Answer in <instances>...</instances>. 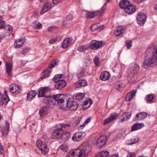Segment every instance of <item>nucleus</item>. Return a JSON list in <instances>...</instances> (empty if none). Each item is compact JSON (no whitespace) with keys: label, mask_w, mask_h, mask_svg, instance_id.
Segmentation results:
<instances>
[{"label":"nucleus","mask_w":157,"mask_h":157,"mask_svg":"<svg viewBox=\"0 0 157 157\" xmlns=\"http://www.w3.org/2000/svg\"><path fill=\"white\" fill-rule=\"evenodd\" d=\"M125 44L127 48L128 49L130 48L132 46V42L131 41H126Z\"/></svg>","instance_id":"nucleus-44"},{"label":"nucleus","mask_w":157,"mask_h":157,"mask_svg":"<svg viewBox=\"0 0 157 157\" xmlns=\"http://www.w3.org/2000/svg\"><path fill=\"white\" fill-rule=\"evenodd\" d=\"M51 100L54 104L52 107H48L51 108L53 107L56 101L57 103L61 104L60 107L64 110L69 109L74 110L76 109L78 106V104L74 101L72 96L70 94H58L54 95L52 98H51Z\"/></svg>","instance_id":"nucleus-1"},{"label":"nucleus","mask_w":157,"mask_h":157,"mask_svg":"<svg viewBox=\"0 0 157 157\" xmlns=\"http://www.w3.org/2000/svg\"><path fill=\"white\" fill-rule=\"evenodd\" d=\"M67 157H80L77 149L71 150L68 153Z\"/></svg>","instance_id":"nucleus-30"},{"label":"nucleus","mask_w":157,"mask_h":157,"mask_svg":"<svg viewBox=\"0 0 157 157\" xmlns=\"http://www.w3.org/2000/svg\"><path fill=\"white\" fill-rule=\"evenodd\" d=\"M3 147L0 143V153L1 154H3Z\"/></svg>","instance_id":"nucleus-61"},{"label":"nucleus","mask_w":157,"mask_h":157,"mask_svg":"<svg viewBox=\"0 0 157 157\" xmlns=\"http://www.w3.org/2000/svg\"><path fill=\"white\" fill-rule=\"evenodd\" d=\"M42 149H40L41 150V152L43 154H46L48 153V146L44 142H43L42 146Z\"/></svg>","instance_id":"nucleus-37"},{"label":"nucleus","mask_w":157,"mask_h":157,"mask_svg":"<svg viewBox=\"0 0 157 157\" xmlns=\"http://www.w3.org/2000/svg\"><path fill=\"white\" fill-rule=\"evenodd\" d=\"M119 116V114L117 113H113L110 114L109 117L105 119L103 121V125H105L109 123L116 119Z\"/></svg>","instance_id":"nucleus-11"},{"label":"nucleus","mask_w":157,"mask_h":157,"mask_svg":"<svg viewBox=\"0 0 157 157\" xmlns=\"http://www.w3.org/2000/svg\"><path fill=\"white\" fill-rule=\"evenodd\" d=\"M85 95L83 93H78L75 96V99L78 100H82L84 97Z\"/></svg>","instance_id":"nucleus-40"},{"label":"nucleus","mask_w":157,"mask_h":157,"mask_svg":"<svg viewBox=\"0 0 157 157\" xmlns=\"http://www.w3.org/2000/svg\"><path fill=\"white\" fill-rule=\"evenodd\" d=\"M66 82L62 79L58 81L56 83L55 85V87L57 89L61 90L64 88L66 85Z\"/></svg>","instance_id":"nucleus-23"},{"label":"nucleus","mask_w":157,"mask_h":157,"mask_svg":"<svg viewBox=\"0 0 157 157\" xmlns=\"http://www.w3.org/2000/svg\"><path fill=\"white\" fill-rule=\"evenodd\" d=\"M60 148L63 151L66 152L68 150V147L66 144H63L60 146Z\"/></svg>","instance_id":"nucleus-46"},{"label":"nucleus","mask_w":157,"mask_h":157,"mask_svg":"<svg viewBox=\"0 0 157 157\" xmlns=\"http://www.w3.org/2000/svg\"><path fill=\"white\" fill-rule=\"evenodd\" d=\"M104 25H97L95 24L93 25L91 27V29L93 31H94L96 30H98L100 31L103 29Z\"/></svg>","instance_id":"nucleus-33"},{"label":"nucleus","mask_w":157,"mask_h":157,"mask_svg":"<svg viewBox=\"0 0 157 157\" xmlns=\"http://www.w3.org/2000/svg\"><path fill=\"white\" fill-rule=\"evenodd\" d=\"M90 48L89 45H84L79 46L77 48L78 50L81 52L85 51L89 49Z\"/></svg>","instance_id":"nucleus-34"},{"label":"nucleus","mask_w":157,"mask_h":157,"mask_svg":"<svg viewBox=\"0 0 157 157\" xmlns=\"http://www.w3.org/2000/svg\"><path fill=\"white\" fill-rule=\"evenodd\" d=\"M30 49V48L29 47H26L23 48L22 51V54L23 55H25L26 53L28 52Z\"/></svg>","instance_id":"nucleus-49"},{"label":"nucleus","mask_w":157,"mask_h":157,"mask_svg":"<svg viewBox=\"0 0 157 157\" xmlns=\"http://www.w3.org/2000/svg\"><path fill=\"white\" fill-rule=\"evenodd\" d=\"M8 30L9 35L13 31V27L10 25H8Z\"/></svg>","instance_id":"nucleus-56"},{"label":"nucleus","mask_w":157,"mask_h":157,"mask_svg":"<svg viewBox=\"0 0 157 157\" xmlns=\"http://www.w3.org/2000/svg\"><path fill=\"white\" fill-rule=\"evenodd\" d=\"M147 114L145 112H140L136 115V119L140 121L145 118L147 116Z\"/></svg>","instance_id":"nucleus-26"},{"label":"nucleus","mask_w":157,"mask_h":157,"mask_svg":"<svg viewBox=\"0 0 157 157\" xmlns=\"http://www.w3.org/2000/svg\"><path fill=\"white\" fill-rule=\"evenodd\" d=\"M48 91V88L44 87L40 88L38 90V97H43V102L46 104L48 107H52L54 104L51 100V98L46 95Z\"/></svg>","instance_id":"nucleus-3"},{"label":"nucleus","mask_w":157,"mask_h":157,"mask_svg":"<svg viewBox=\"0 0 157 157\" xmlns=\"http://www.w3.org/2000/svg\"><path fill=\"white\" fill-rule=\"evenodd\" d=\"M52 5L50 2H48L46 3L41 9L40 12V14H42L49 10L52 7Z\"/></svg>","instance_id":"nucleus-17"},{"label":"nucleus","mask_w":157,"mask_h":157,"mask_svg":"<svg viewBox=\"0 0 157 157\" xmlns=\"http://www.w3.org/2000/svg\"><path fill=\"white\" fill-rule=\"evenodd\" d=\"M58 62V61L57 60H52L48 67L49 68H50L51 69L52 68L54 67L57 64Z\"/></svg>","instance_id":"nucleus-42"},{"label":"nucleus","mask_w":157,"mask_h":157,"mask_svg":"<svg viewBox=\"0 0 157 157\" xmlns=\"http://www.w3.org/2000/svg\"><path fill=\"white\" fill-rule=\"evenodd\" d=\"M107 2H105L102 8L101 9V10H99L100 12L101 11H103V14L104 13V10L105 9L106 7V6L107 5Z\"/></svg>","instance_id":"nucleus-58"},{"label":"nucleus","mask_w":157,"mask_h":157,"mask_svg":"<svg viewBox=\"0 0 157 157\" xmlns=\"http://www.w3.org/2000/svg\"><path fill=\"white\" fill-rule=\"evenodd\" d=\"M6 73L9 76H10L12 70L13 65L11 63L7 62L6 63Z\"/></svg>","instance_id":"nucleus-27"},{"label":"nucleus","mask_w":157,"mask_h":157,"mask_svg":"<svg viewBox=\"0 0 157 157\" xmlns=\"http://www.w3.org/2000/svg\"><path fill=\"white\" fill-rule=\"evenodd\" d=\"M61 139L64 142L66 141L70 137V134L68 132H66L65 134L60 135Z\"/></svg>","instance_id":"nucleus-35"},{"label":"nucleus","mask_w":157,"mask_h":157,"mask_svg":"<svg viewBox=\"0 0 157 157\" xmlns=\"http://www.w3.org/2000/svg\"><path fill=\"white\" fill-rule=\"evenodd\" d=\"M62 75H56L52 78L53 81L57 83L58 81L61 80L60 79L61 78Z\"/></svg>","instance_id":"nucleus-39"},{"label":"nucleus","mask_w":157,"mask_h":157,"mask_svg":"<svg viewBox=\"0 0 157 157\" xmlns=\"http://www.w3.org/2000/svg\"><path fill=\"white\" fill-rule=\"evenodd\" d=\"M128 155L130 156V157H136V155L134 153H129Z\"/></svg>","instance_id":"nucleus-64"},{"label":"nucleus","mask_w":157,"mask_h":157,"mask_svg":"<svg viewBox=\"0 0 157 157\" xmlns=\"http://www.w3.org/2000/svg\"><path fill=\"white\" fill-rule=\"evenodd\" d=\"M52 71V69L48 67L42 72L41 77L42 79L47 78L49 76Z\"/></svg>","instance_id":"nucleus-19"},{"label":"nucleus","mask_w":157,"mask_h":157,"mask_svg":"<svg viewBox=\"0 0 157 157\" xmlns=\"http://www.w3.org/2000/svg\"><path fill=\"white\" fill-rule=\"evenodd\" d=\"M57 29L56 27H50L48 29V32H52L54 30Z\"/></svg>","instance_id":"nucleus-55"},{"label":"nucleus","mask_w":157,"mask_h":157,"mask_svg":"<svg viewBox=\"0 0 157 157\" xmlns=\"http://www.w3.org/2000/svg\"><path fill=\"white\" fill-rule=\"evenodd\" d=\"M99 59L98 57L97 56L94 59V63H95L96 66L98 67L99 66Z\"/></svg>","instance_id":"nucleus-48"},{"label":"nucleus","mask_w":157,"mask_h":157,"mask_svg":"<svg viewBox=\"0 0 157 157\" xmlns=\"http://www.w3.org/2000/svg\"><path fill=\"white\" fill-rule=\"evenodd\" d=\"M147 19L146 15L142 13H139L137 16L136 20L138 24L142 26L145 23Z\"/></svg>","instance_id":"nucleus-6"},{"label":"nucleus","mask_w":157,"mask_h":157,"mask_svg":"<svg viewBox=\"0 0 157 157\" xmlns=\"http://www.w3.org/2000/svg\"><path fill=\"white\" fill-rule=\"evenodd\" d=\"M89 45L90 48L93 50H97L103 46L101 41H98L95 40L91 41Z\"/></svg>","instance_id":"nucleus-7"},{"label":"nucleus","mask_w":157,"mask_h":157,"mask_svg":"<svg viewBox=\"0 0 157 157\" xmlns=\"http://www.w3.org/2000/svg\"><path fill=\"white\" fill-rule=\"evenodd\" d=\"M33 27L36 29H40L42 28V25L40 22L35 21L33 23Z\"/></svg>","instance_id":"nucleus-38"},{"label":"nucleus","mask_w":157,"mask_h":157,"mask_svg":"<svg viewBox=\"0 0 157 157\" xmlns=\"http://www.w3.org/2000/svg\"><path fill=\"white\" fill-rule=\"evenodd\" d=\"M139 66L136 64H134V66L132 67V69L133 71L134 74L137 73L139 71Z\"/></svg>","instance_id":"nucleus-41"},{"label":"nucleus","mask_w":157,"mask_h":157,"mask_svg":"<svg viewBox=\"0 0 157 157\" xmlns=\"http://www.w3.org/2000/svg\"><path fill=\"white\" fill-rule=\"evenodd\" d=\"M72 39L71 38H66L64 39L62 44V47L63 48H66L70 45L72 42Z\"/></svg>","instance_id":"nucleus-22"},{"label":"nucleus","mask_w":157,"mask_h":157,"mask_svg":"<svg viewBox=\"0 0 157 157\" xmlns=\"http://www.w3.org/2000/svg\"><path fill=\"white\" fill-rule=\"evenodd\" d=\"M62 1V0H52V3L54 5H56L61 3Z\"/></svg>","instance_id":"nucleus-54"},{"label":"nucleus","mask_w":157,"mask_h":157,"mask_svg":"<svg viewBox=\"0 0 157 157\" xmlns=\"http://www.w3.org/2000/svg\"><path fill=\"white\" fill-rule=\"evenodd\" d=\"M67 20L68 21H71L73 19V16L72 15L70 14L67 16L66 18Z\"/></svg>","instance_id":"nucleus-57"},{"label":"nucleus","mask_w":157,"mask_h":157,"mask_svg":"<svg viewBox=\"0 0 157 157\" xmlns=\"http://www.w3.org/2000/svg\"><path fill=\"white\" fill-rule=\"evenodd\" d=\"M153 99V96L151 94H149L146 97V100L149 102L151 101Z\"/></svg>","instance_id":"nucleus-47"},{"label":"nucleus","mask_w":157,"mask_h":157,"mask_svg":"<svg viewBox=\"0 0 157 157\" xmlns=\"http://www.w3.org/2000/svg\"><path fill=\"white\" fill-rule=\"evenodd\" d=\"M154 52L143 62V67L147 69L149 67H152L157 65V45L154 48Z\"/></svg>","instance_id":"nucleus-2"},{"label":"nucleus","mask_w":157,"mask_h":157,"mask_svg":"<svg viewBox=\"0 0 157 157\" xmlns=\"http://www.w3.org/2000/svg\"><path fill=\"white\" fill-rule=\"evenodd\" d=\"M136 7L135 6L130 4L125 8V12L128 14H130L133 13L136 10Z\"/></svg>","instance_id":"nucleus-13"},{"label":"nucleus","mask_w":157,"mask_h":157,"mask_svg":"<svg viewBox=\"0 0 157 157\" xmlns=\"http://www.w3.org/2000/svg\"><path fill=\"white\" fill-rule=\"evenodd\" d=\"M56 41V40L55 39H51L49 41V43L51 44H54V43H55V42Z\"/></svg>","instance_id":"nucleus-62"},{"label":"nucleus","mask_w":157,"mask_h":157,"mask_svg":"<svg viewBox=\"0 0 157 157\" xmlns=\"http://www.w3.org/2000/svg\"><path fill=\"white\" fill-rule=\"evenodd\" d=\"M6 26V24L4 21L0 20V28L4 29Z\"/></svg>","instance_id":"nucleus-53"},{"label":"nucleus","mask_w":157,"mask_h":157,"mask_svg":"<svg viewBox=\"0 0 157 157\" xmlns=\"http://www.w3.org/2000/svg\"><path fill=\"white\" fill-rule=\"evenodd\" d=\"M125 30L126 29L124 27L119 26L116 28L114 33L116 36H118L123 33Z\"/></svg>","instance_id":"nucleus-16"},{"label":"nucleus","mask_w":157,"mask_h":157,"mask_svg":"<svg viewBox=\"0 0 157 157\" xmlns=\"http://www.w3.org/2000/svg\"><path fill=\"white\" fill-rule=\"evenodd\" d=\"M26 39L25 37L15 40L14 44V47L17 48L22 47Z\"/></svg>","instance_id":"nucleus-15"},{"label":"nucleus","mask_w":157,"mask_h":157,"mask_svg":"<svg viewBox=\"0 0 157 157\" xmlns=\"http://www.w3.org/2000/svg\"><path fill=\"white\" fill-rule=\"evenodd\" d=\"M85 135V133L84 132H77L72 136V139L75 141H79L84 137Z\"/></svg>","instance_id":"nucleus-10"},{"label":"nucleus","mask_w":157,"mask_h":157,"mask_svg":"<svg viewBox=\"0 0 157 157\" xmlns=\"http://www.w3.org/2000/svg\"><path fill=\"white\" fill-rule=\"evenodd\" d=\"M36 94V92L34 90H32L30 91L27 94V100L30 101L34 97Z\"/></svg>","instance_id":"nucleus-29"},{"label":"nucleus","mask_w":157,"mask_h":157,"mask_svg":"<svg viewBox=\"0 0 157 157\" xmlns=\"http://www.w3.org/2000/svg\"><path fill=\"white\" fill-rule=\"evenodd\" d=\"M103 15V11L100 12V10H98L94 12H88L86 14V17L88 18L91 19L98 16L100 17Z\"/></svg>","instance_id":"nucleus-8"},{"label":"nucleus","mask_w":157,"mask_h":157,"mask_svg":"<svg viewBox=\"0 0 157 157\" xmlns=\"http://www.w3.org/2000/svg\"><path fill=\"white\" fill-rule=\"evenodd\" d=\"M123 132H120L117 135V138H120L123 137Z\"/></svg>","instance_id":"nucleus-59"},{"label":"nucleus","mask_w":157,"mask_h":157,"mask_svg":"<svg viewBox=\"0 0 157 157\" xmlns=\"http://www.w3.org/2000/svg\"><path fill=\"white\" fill-rule=\"evenodd\" d=\"M5 129L7 132H8L9 131V124L8 121H5Z\"/></svg>","instance_id":"nucleus-43"},{"label":"nucleus","mask_w":157,"mask_h":157,"mask_svg":"<svg viewBox=\"0 0 157 157\" xmlns=\"http://www.w3.org/2000/svg\"><path fill=\"white\" fill-rule=\"evenodd\" d=\"M77 88L85 86L87 85V81L85 79L80 80L75 84Z\"/></svg>","instance_id":"nucleus-20"},{"label":"nucleus","mask_w":157,"mask_h":157,"mask_svg":"<svg viewBox=\"0 0 157 157\" xmlns=\"http://www.w3.org/2000/svg\"><path fill=\"white\" fill-rule=\"evenodd\" d=\"M136 93V90H134L127 94L126 97L125 99L126 101H129L132 100L133 97L135 96Z\"/></svg>","instance_id":"nucleus-25"},{"label":"nucleus","mask_w":157,"mask_h":157,"mask_svg":"<svg viewBox=\"0 0 157 157\" xmlns=\"http://www.w3.org/2000/svg\"><path fill=\"white\" fill-rule=\"evenodd\" d=\"M130 4V2L128 0H122L119 3V5L121 8L124 9L126 8Z\"/></svg>","instance_id":"nucleus-28"},{"label":"nucleus","mask_w":157,"mask_h":157,"mask_svg":"<svg viewBox=\"0 0 157 157\" xmlns=\"http://www.w3.org/2000/svg\"><path fill=\"white\" fill-rule=\"evenodd\" d=\"M122 85V83L118 84L116 86V89L120 92L121 91L123 90Z\"/></svg>","instance_id":"nucleus-50"},{"label":"nucleus","mask_w":157,"mask_h":157,"mask_svg":"<svg viewBox=\"0 0 157 157\" xmlns=\"http://www.w3.org/2000/svg\"><path fill=\"white\" fill-rule=\"evenodd\" d=\"M109 154V152L106 151L104 150L98 152L96 157H106Z\"/></svg>","instance_id":"nucleus-31"},{"label":"nucleus","mask_w":157,"mask_h":157,"mask_svg":"<svg viewBox=\"0 0 157 157\" xmlns=\"http://www.w3.org/2000/svg\"><path fill=\"white\" fill-rule=\"evenodd\" d=\"M107 140V137L104 135L100 136L97 140V146L99 148L103 147Z\"/></svg>","instance_id":"nucleus-9"},{"label":"nucleus","mask_w":157,"mask_h":157,"mask_svg":"<svg viewBox=\"0 0 157 157\" xmlns=\"http://www.w3.org/2000/svg\"><path fill=\"white\" fill-rule=\"evenodd\" d=\"M43 142L41 140H38L36 142V145L39 149H42Z\"/></svg>","instance_id":"nucleus-45"},{"label":"nucleus","mask_w":157,"mask_h":157,"mask_svg":"<svg viewBox=\"0 0 157 157\" xmlns=\"http://www.w3.org/2000/svg\"><path fill=\"white\" fill-rule=\"evenodd\" d=\"M110 77V74L107 71L102 72L100 75L101 80L104 81H105L109 79Z\"/></svg>","instance_id":"nucleus-18"},{"label":"nucleus","mask_w":157,"mask_h":157,"mask_svg":"<svg viewBox=\"0 0 157 157\" xmlns=\"http://www.w3.org/2000/svg\"><path fill=\"white\" fill-rule=\"evenodd\" d=\"M82 120L81 117L78 118V119L75 121L73 124V125L74 126H77L79 123Z\"/></svg>","instance_id":"nucleus-51"},{"label":"nucleus","mask_w":157,"mask_h":157,"mask_svg":"<svg viewBox=\"0 0 157 157\" xmlns=\"http://www.w3.org/2000/svg\"><path fill=\"white\" fill-rule=\"evenodd\" d=\"M21 89L19 86H17L14 85L10 87L9 91L12 94H18L20 93Z\"/></svg>","instance_id":"nucleus-14"},{"label":"nucleus","mask_w":157,"mask_h":157,"mask_svg":"<svg viewBox=\"0 0 157 157\" xmlns=\"http://www.w3.org/2000/svg\"><path fill=\"white\" fill-rule=\"evenodd\" d=\"M85 71V69L84 68H82L80 71L77 74V76L78 78H83L84 76Z\"/></svg>","instance_id":"nucleus-36"},{"label":"nucleus","mask_w":157,"mask_h":157,"mask_svg":"<svg viewBox=\"0 0 157 157\" xmlns=\"http://www.w3.org/2000/svg\"><path fill=\"white\" fill-rule=\"evenodd\" d=\"M91 147L87 143L82 144L79 149H77L80 157H85L91 151Z\"/></svg>","instance_id":"nucleus-4"},{"label":"nucleus","mask_w":157,"mask_h":157,"mask_svg":"<svg viewBox=\"0 0 157 157\" xmlns=\"http://www.w3.org/2000/svg\"><path fill=\"white\" fill-rule=\"evenodd\" d=\"M89 103V107L92 104V101L91 99L86 101L84 102V105H86Z\"/></svg>","instance_id":"nucleus-52"},{"label":"nucleus","mask_w":157,"mask_h":157,"mask_svg":"<svg viewBox=\"0 0 157 157\" xmlns=\"http://www.w3.org/2000/svg\"><path fill=\"white\" fill-rule=\"evenodd\" d=\"M86 124L84 123L80 125L78 127V129H82Z\"/></svg>","instance_id":"nucleus-63"},{"label":"nucleus","mask_w":157,"mask_h":157,"mask_svg":"<svg viewBox=\"0 0 157 157\" xmlns=\"http://www.w3.org/2000/svg\"><path fill=\"white\" fill-rule=\"evenodd\" d=\"M58 126L60 127V128L53 130L52 131L51 136V138L52 139H55L57 138L60 135V132H61L63 129H65L68 126L65 124H58Z\"/></svg>","instance_id":"nucleus-5"},{"label":"nucleus","mask_w":157,"mask_h":157,"mask_svg":"<svg viewBox=\"0 0 157 157\" xmlns=\"http://www.w3.org/2000/svg\"><path fill=\"white\" fill-rule=\"evenodd\" d=\"M138 141V139L136 138L134 139L133 141H131L130 143H128L129 144H132L137 143Z\"/></svg>","instance_id":"nucleus-60"},{"label":"nucleus","mask_w":157,"mask_h":157,"mask_svg":"<svg viewBox=\"0 0 157 157\" xmlns=\"http://www.w3.org/2000/svg\"><path fill=\"white\" fill-rule=\"evenodd\" d=\"M46 106V107H44L40 109L39 111V113L40 116L41 117H43L46 116L48 113V108L46 104H45ZM50 108V107H49Z\"/></svg>","instance_id":"nucleus-24"},{"label":"nucleus","mask_w":157,"mask_h":157,"mask_svg":"<svg viewBox=\"0 0 157 157\" xmlns=\"http://www.w3.org/2000/svg\"><path fill=\"white\" fill-rule=\"evenodd\" d=\"M131 116L130 113L127 112L123 113L120 117L121 122L126 121L129 119Z\"/></svg>","instance_id":"nucleus-21"},{"label":"nucleus","mask_w":157,"mask_h":157,"mask_svg":"<svg viewBox=\"0 0 157 157\" xmlns=\"http://www.w3.org/2000/svg\"><path fill=\"white\" fill-rule=\"evenodd\" d=\"M7 91H4V93L6 94V95L4 97H3V94H1V97H0V106L2 105H6L10 100L9 97L6 94Z\"/></svg>","instance_id":"nucleus-12"},{"label":"nucleus","mask_w":157,"mask_h":157,"mask_svg":"<svg viewBox=\"0 0 157 157\" xmlns=\"http://www.w3.org/2000/svg\"><path fill=\"white\" fill-rule=\"evenodd\" d=\"M144 125L142 124H139L136 123L134 124L131 128V131H134L138 129H139L142 128Z\"/></svg>","instance_id":"nucleus-32"}]
</instances>
